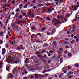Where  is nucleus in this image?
I'll return each instance as SVG.
<instances>
[{
  "label": "nucleus",
  "instance_id": "obj_1",
  "mask_svg": "<svg viewBox=\"0 0 79 79\" xmlns=\"http://www.w3.org/2000/svg\"><path fill=\"white\" fill-rule=\"evenodd\" d=\"M13 54L14 55L13 56V58H14L15 60H17L18 57L19 56V53L18 52H13Z\"/></svg>",
  "mask_w": 79,
  "mask_h": 79
},
{
  "label": "nucleus",
  "instance_id": "obj_2",
  "mask_svg": "<svg viewBox=\"0 0 79 79\" xmlns=\"http://www.w3.org/2000/svg\"><path fill=\"white\" fill-rule=\"evenodd\" d=\"M13 77V75L11 74H9L8 77H7V79H12Z\"/></svg>",
  "mask_w": 79,
  "mask_h": 79
},
{
  "label": "nucleus",
  "instance_id": "obj_3",
  "mask_svg": "<svg viewBox=\"0 0 79 79\" xmlns=\"http://www.w3.org/2000/svg\"><path fill=\"white\" fill-rule=\"evenodd\" d=\"M72 13H73V12H71L70 14L69 13L66 14V18H69V17H70L71 16V15H72Z\"/></svg>",
  "mask_w": 79,
  "mask_h": 79
},
{
  "label": "nucleus",
  "instance_id": "obj_4",
  "mask_svg": "<svg viewBox=\"0 0 79 79\" xmlns=\"http://www.w3.org/2000/svg\"><path fill=\"white\" fill-rule=\"evenodd\" d=\"M46 9L47 11H48V12H49V13L52 11V10H51V8H50L47 7V8H46Z\"/></svg>",
  "mask_w": 79,
  "mask_h": 79
},
{
  "label": "nucleus",
  "instance_id": "obj_5",
  "mask_svg": "<svg viewBox=\"0 0 79 79\" xmlns=\"http://www.w3.org/2000/svg\"><path fill=\"white\" fill-rule=\"evenodd\" d=\"M10 68H11L10 66H7L6 67V70H7L8 71H10V70L11 69Z\"/></svg>",
  "mask_w": 79,
  "mask_h": 79
},
{
  "label": "nucleus",
  "instance_id": "obj_6",
  "mask_svg": "<svg viewBox=\"0 0 79 79\" xmlns=\"http://www.w3.org/2000/svg\"><path fill=\"white\" fill-rule=\"evenodd\" d=\"M35 58H36V56H33L31 57V58L33 60V61L35 60Z\"/></svg>",
  "mask_w": 79,
  "mask_h": 79
},
{
  "label": "nucleus",
  "instance_id": "obj_7",
  "mask_svg": "<svg viewBox=\"0 0 79 79\" xmlns=\"http://www.w3.org/2000/svg\"><path fill=\"white\" fill-rule=\"evenodd\" d=\"M72 8L73 9V11H76L77 10V7L76 6H75L74 7L73 6Z\"/></svg>",
  "mask_w": 79,
  "mask_h": 79
},
{
  "label": "nucleus",
  "instance_id": "obj_8",
  "mask_svg": "<svg viewBox=\"0 0 79 79\" xmlns=\"http://www.w3.org/2000/svg\"><path fill=\"white\" fill-rule=\"evenodd\" d=\"M68 73H67V75L69 76V75H71V74H72L73 73V72L72 71H69L68 72Z\"/></svg>",
  "mask_w": 79,
  "mask_h": 79
},
{
  "label": "nucleus",
  "instance_id": "obj_9",
  "mask_svg": "<svg viewBox=\"0 0 79 79\" xmlns=\"http://www.w3.org/2000/svg\"><path fill=\"white\" fill-rule=\"evenodd\" d=\"M17 69V68H16V67H14V71L13 72V73H14V75H15V74H16V71H15V70H16V69Z\"/></svg>",
  "mask_w": 79,
  "mask_h": 79
},
{
  "label": "nucleus",
  "instance_id": "obj_10",
  "mask_svg": "<svg viewBox=\"0 0 79 79\" xmlns=\"http://www.w3.org/2000/svg\"><path fill=\"white\" fill-rule=\"evenodd\" d=\"M37 56H38V57H39L40 58V59H43V56H41V55L40 54L37 55Z\"/></svg>",
  "mask_w": 79,
  "mask_h": 79
},
{
  "label": "nucleus",
  "instance_id": "obj_11",
  "mask_svg": "<svg viewBox=\"0 0 79 79\" xmlns=\"http://www.w3.org/2000/svg\"><path fill=\"white\" fill-rule=\"evenodd\" d=\"M25 64H27L28 63V58H26L25 60Z\"/></svg>",
  "mask_w": 79,
  "mask_h": 79
},
{
  "label": "nucleus",
  "instance_id": "obj_12",
  "mask_svg": "<svg viewBox=\"0 0 79 79\" xmlns=\"http://www.w3.org/2000/svg\"><path fill=\"white\" fill-rule=\"evenodd\" d=\"M35 77H36V79H38V78H39V74H35Z\"/></svg>",
  "mask_w": 79,
  "mask_h": 79
},
{
  "label": "nucleus",
  "instance_id": "obj_13",
  "mask_svg": "<svg viewBox=\"0 0 79 79\" xmlns=\"http://www.w3.org/2000/svg\"><path fill=\"white\" fill-rule=\"evenodd\" d=\"M79 63H77V64H74V67H75V68H76L77 67H78L79 65Z\"/></svg>",
  "mask_w": 79,
  "mask_h": 79
},
{
  "label": "nucleus",
  "instance_id": "obj_14",
  "mask_svg": "<svg viewBox=\"0 0 79 79\" xmlns=\"http://www.w3.org/2000/svg\"><path fill=\"white\" fill-rule=\"evenodd\" d=\"M43 46L44 47H47V46H48V44H47V43H45L44 44Z\"/></svg>",
  "mask_w": 79,
  "mask_h": 79
},
{
  "label": "nucleus",
  "instance_id": "obj_15",
  "mask_svg": "<svg viewBox=\"0 0 79 79\" xmlns=\"http://www.w3.org/2000/svg\"><path fill=\"white\" fill-rule=\"evenodd\" d=\"M52 45H57V44H56V42L55 41H54L53 42V43L52 44Z\"/></svg>",
  "mask_w": 79,
  "mask_h": 79
},
{
  "label": "nucleus",
  "instance_id": "obj_16",
  "mask_svg": "<svg viewBox=\"0 0 79 79\" xmlns=\"http://www.w3.org/2000/svg\"><path fill=\"white\" fill-rule=\"evenodd\" d=\"M46 28H47V27H46V26H45L43 28H42L41 30L43 31L42 32H43V31H44L45 30V29H46Z\"/></svg>",
  "mask_w": 79,
  "mask_h": 79
},
{
  "label": "nucleus",
  "instance_id": "obj_17",
  "mask_svg": "<svg viewBox=\"0 0 79 79\" xmlns=\"http://www.w3.org/2000/svg\"><path fill=\"white\" fill-rule=\"evenodd\" d=\"M19 63V61L16 60L15 61H14L13 62V63H15V64H17V63Z\"/></svg>",
  "mask_w": 79,
  "mask_h": 79
},
{
  "label": "nucleus",
  "instance_id": "obj_18",
  "mask_svg": "<svg viewBox=\"0 0 79 79\" xmlns=\"http://www.w3.org/2000/svg\"><path fill=\"white\" fill-rule=\"evenodd\" d=\"M38 6L39 7L43 6V4H41L38 3Z\"/></svg>",
  "mask_w": 79,
  "mask_h": 79
},
{
  "label": "nucleus",
  "instance_id": "obj_19",
  "mask_svg": "<svg viewBox=\"0 0 79 79\" xmlns=\"http://www.w3.org/2000/svg\"><path fill=\"white\" fill-rule=\"evenodd\" d=\"M22 71H23V72H24L25 71H26V68H24V67H23L22 68Z\"/></svg>",
  "mask_w": 79,
  "mask_h": 79
},
{
  "label": "nucleus",
  "instance_id": "obj_20",
  "mask_svg": "<svg viewBox=\"0 0 79 79\" xmlns=\"http://www.w3.org/2000/svg\"><path fill=\"white\" fill-rule=\"evenodd\" d=\"M40 61V60H35L33 61H34V63H35L36 64V63H39V62Z\"/></svg>",
  "mask_w": 79,
  "mask_h": 79
},
{
  "label": "nucleus",
  "instance_id": "obj_21",
  "mask_svg": "<svg viewBox=\"0 0 79 79\" xmlns=\"http://www.w3.org/2000/svg\"><path fill=\"white\" fill-rule=\"evenodd\" d=\"M35 36V35L34 34H33L31 36V39H34Z\"/></svg>",
  "mask_w": 79,
  "mask_h": 79
},
{
  "label": "nucleus",
  "instance_id": "obj_22",
  "mask_svg": "<svg viewBox=\"0 0 79 79\" xmlns=\"http://www.w3.org/2000/svg\"><path fill=\"white\" fill-rule=\"evenodd\" d=\"M68 57H69V58L71 57L72 55L69 52L68 53Z\"/></svg>",
  "mask_w": 79,
  "mask_h": 79
},
{
  "label": "nucleus",
  "instance_id": "obj_23",
  "mask_svg": "<svg viewBox=\"0 0 79 79\" xmlns=\"http://www.w3.org/2000/svg\"><path fill=\"white\" fill-rule=\"evenodd\" d=\"M31 13H32V12L31 11H29L28 12V14L29 15V16H31Z\"/></svg>",
  "mask_w": 79,
  "mask_h": 79
},
{
  "label": "nucleus",
  "instance_id": "obj_24",
  "mask_svg": "<svg viewBox=\"0 0 79 79\" xmlns=\"http://www.w3.org/2000/svg\"><path fill=\"white\" fill-rule=\"evenodd\" d=\"M35 54H36V55H37L38 54H40L41 53L40 52L37 51V52H35Z\"/></svg>",
  "mask_w": 79,
  "mask_h": 79
},
{
  "label": "nucleus",
  "instance_id": "obj_25",
  "mask_svg": "<svg viewBox=\"0 0 79 79\" xmlns=\"http://www.w3.org/2000/svg\"><path fill=\"white\" fill-rule=\"evenodd\" d=\"M55 32V30H53L52 32H51V34L52 35H53V34H54Z\"/></svg>",
  "mask_w": 79,
  "mask_h": 79
},
{
  "label": "nucleus",
  "instance_id": "obj_26",
  "mask_svg": "<svg viewBox=\"0 0 79 79\" xmlns=\"http://www.w3.org/2000/svg\"><path fill=\"white\" fill-rule=\"evenodd\" d=\"M46 8H47V7H44L43 8V10L44 11H47V9H46Z\"/></svg>",
  "mask_w": 79,
  "mask_h": 79
},
{
  "label": "nucleus",
  "instance_id": "obj_27",
  "mask_svg": "<svg viewBox=\"0 0 79 79\" xmlns=\"http://www.w3.org/2000/svg\"><path fill=\"white\" fill-rule=\"evenodd\" d=\"M57 20V19H56L55 18H53V20L52 21V22H53V23H54V22H55V21H56Z\"/></svg>",
  "mask_w": 79,
  "mask_h": 79
},
{
  "label": "nucleus",
  "instance_id": "obj_28",
  "mask_svg": "<svg viewBox=\"0 0 79 79\" xmlns=\"http://www.w3.org/2000/svg\"><path fill=\"white\" fill-rule=\"evenodd\" d=\"M64 53L65 54H68V51L67 50H66L64 52Z\"/></svg>",
  "mask_w": 79,
  "mask_h": 79
},
{
  "label": "nucleus",
  "instance_id": "obj_29",
  "mask_svg": "<svg viewBox=\"0 0 79 79\" xmlns=\"http://www.w3.org/2000/svg\"><path fill=\"white\" fill-rule=\"evenodd\" d=\"M76 29V28L74 27H73V30L72 31V32H74L75 31V29Z\"/></svg>",
  "mask_w": 79,
  "mask_h": 79
},
{
  "label": "nucleus",
  "instance_id": "obj_30",
  "mask_svg": "<svg viewBox=\"0 0 79 79\" xmlns=\"http://www.w3.org/2000/svg\"><path fill=\"white\" fill-rule=\"evenodd\" d=\"M30 70L31 71H34V69L33 68H31V69H30Z\"/></svg>",
  "mask_w": 79,
  "mask_h": 79
},
{
  "label": "nucleus",
  "instance_id": "obj_31",
  "mask_svg": "<svg viewBox=\"0 0 79 79\" xmlns=\"http://www.w3.org/2000/svg\"><path fill=\"white\" fill-rule=\"evenodd\" d=\"M15 23H13L12 26V28H14V27H15Z\"/></svg>",
  "mask_w": 79,
  "mask_h": 79
},
{
  "label": "nucleus",
  "instance_id": "obj_32",
  "mask_svg": "<svg viewBox=\"0 0 79 79\" xmlns=\"http://www.w3.org/2000/svg\"><path fill=\"white\" fill-rule=\"evenodd\" d=\"M66 68H68V69H71V66H67Z\"/></svg>",
  "mask_w": 79,
  "mask_h": 79
},
{
  "label": "nucleus",
  "instance_id": "obj_33",
  "mask_svg": "<svg viewBox=\"0 0 79 79\" xmlns=\"http://www.w3.org/2000/svg\"><path fill=\"white\" fill-rule=\"evenodd\" d=\"M23 73H24L25 74H27V73H28V72H27V71H26V70L24 71V72H23Z\"/></svg>",
  "mask_w": 79,
  "mask_h": 79
},
{
  "label": "nucleus",
  "instance_id": "obj_34",
  "mask_svg": "<svg viewBox=\"0 0 79 79\" xmlns=\"http://www.w3.org/2000/svg\"><path fill=\"white\" fill-rule=\"evenodd\" d=\"M59 50L60 51V52H62L63 50V49L62 48H59Z\"/></svg>",
  "mask_w": 79,
  "mask_h": 79
},
{
  "label": "nucleus",
  "instance_id": "obj_35",
  "mask_svg": "<svg viewBox=\"0 0 79 79\" xmlns=\"http://www.w3.org/2000/svg\"><path fill=\"white\" fill-rule=\"evenodd\" d=\"M29 77H30V79H32V78H34V76H29Z\"/></svg>",
  "mask_w": 79,
  "mask_h": 79
},
{
  "label": "nucleus",
  "instance_id": "obj_36",
  "mask_svg": "<svg viewBox=\"0 0 79 79\" xmlns=\"http://www.w3.org/2000/svg\"><path fill=\"white\" fill-rule=\"evenodd\" d=\"M60 61V59L58 58H56V61Z\"/></svg>",
  "mask_w": 79,
  "mask_h": 79
},
{
  "label": "nucleus",
  "instance_id": "obj_37",
  "mask_svg": "<svg viewBox=\"0 0 79 79\" xmlns=\"http://www.w3.org/2000/svg\"><path fill=\"white\" fill-rule=\"evenodd\" d=\"M22 49V48H19V47H17V50H21Z\"/></svg>",
  "mask_w": 79,
  "mask_h": 79
},
{
  "label": "nucleus",
  "instance_id": "obj_38",
  "mask_svg": "<svg viewBox=\"0 0 79 79\" xmlns=\"http://www.w3.org/2000/svg\"><path fill=\"white\" fill-rule=\"evenodd\" d=\"M19 11V8H17V9L16 10H15V11L17 13H18V11Z\"/></svg>",
  "mask_w": 79,
  "mask_h": 79
},
{
  "label": "nucleus",
  "instance_id": "obj_39",
  "mask_svg": "<svg viewBox=\"0 0 79 79\" xmlns=\"http://www.w3.org/2000/svg\"><path fill=\"white\" fill-rule=\"evenodd\" d=\"M72 77H73V76L71 75L70 76H69V77H68V79H71Z\"/></svg>",
  "mask_w": 79,
  "mask_h": 79
},
{
  "label": "nucleus",
  "instance_id": "obj_40",
  "mask_svg": "<svg viewBox=\"0 0 79 79\" xmlns=\"http://www.w3.org/2000/svg\"><path fill=\"white\" fill-rule=\"evenodd\" d=\"M57 24H58V21H56L54 23V25H57Z\"/></svg>",
  "mask_w": 79,
  "mask_h": 79
},
{
  "label": "nucleus",
  "instance_id": "obj_41",
  "mask_svg": "<svg viewBox=\"0 0 79 79\" xmlns=\"http://www.w3.org/2000/svg\"><path fill=\"white\" fill-rule=\"evenodd\" d=\"M70 42H71V44H74V42H75V41H74V40L71 41H70Z\"/></svg>",
  "mask_w": 79,
  "mask_h": 79
},
{
  "label": "nucleus",
  "instance_id": "obj_42",
  "mask_svg": "<svg viewBox=\"0 0 79 79\" xmlns=\"http://www.w3.org/2000/svg\"><path fill=\"white\" fill-rule=\"evenodd\" d=\"M52 62V61H51V60H48V63H50V62Z\"/></svg>",
  "mask_w": 79,
  "mask_h": 79
},
{
  "label": "nucleus",
  "instance_id": "obj_43",
  "mask_svg": "<svg viewBox=\"0 0 79 79\" xmlns=\"http://www.w3.org/2000/svg\"><path fill=\"white\" fill-rule=\"evenodd\" d=\"M49 52H50V53H51L52 54H53V53H54V52H53V51L52 50H50L49 51Z\"/></svg>",
  "mask_w": 79,
  "mask_h": 79
},
{
  "label": "nucleus",
  "instance_id": "obj_44",
  "mask_svg": "<svg viewBox=\"0 0 79 79\" xmlns=\"http://www.w3.org/2000/svg\"><path fill=\"white\" fill-rule=\"evenodd\" d=\"M64 44H69V43H68V42L67 41H65L64 42Z\"/></svg>",
  "mask_w": 79,
  "mask_h": 79
},
{
  "label": "nucleus",
  "instance_id": "obj_45",
  "mask_svg": "<svg viewBox=\"0 0 79 79\" xmlns=\"http://www.w3.org/2000/svg\"><path fill=\"white\" fill-rule=\"evenodd\" d=\"M41 62H39L37 64H36L37 65H38V66H39V65H40V64H41Z\"/></svg>",
  "mask_w": 79,
  "mask_h": 79
},
{
  "label": "nucleus",
  "instance_id": "obj_46",
  "mask_svg": "<svg viewBox=\"0 0 79 79\" xmlns=\"http://www.w3.org/2000/svg\"><path fill=\"white\" fill-rule=\"evenodd\" d=\"M3 44V41L2 40H0V44L2 45Z\"/></svg>",
  "mask_w": 79,
  "mask_h": 79
},
{
  "label": "nucleus",
  "instance_id": "obj_47",
  "mask_svg": "<svg viewBox=\"0 0 79 79\" xmlns=\"http://www.w3.org/2000/svg\"><path fill=\"white\" fill-rule=\"evenodd\" d=\"M37 34L38 36H42V34H41L40 33H38Z\"/></svg>",
  "mask_w": 79,
  "mask_h": 79
},
{
  "label": "nucleus",
  "instance_id": "obj_48",
  "mask_svg": "<svg viewBox=\"0 0 79 79\" xmlns=\"http://www.w3.org/2000/svg\"><path fill=\"white\" fill-rule=\"evenodd\" d=\"M16 31H19V28L18 27H16Z\"/></svg>",
  "mask_w": 79,
  "mask_h": 79
},
{
  "label": "nucleus",
  "instance_id": "obj_49",
  "mask_svg": "<svg viewBox=\"0 0 79 79\" xmlns=\"http://www.w3.org/2000/svg\"><path fill=\"white\" fill-rule=\"evenodd\" d=\"M15 3V0H13L12 2V4H14V3Z\"/></svg>",
  "mask_w": 79,
  "mask_h": 79
},
{
  "label": "nucleus",
  "instance_id": "obj_50",
  "mask_svg": "<svg viewBox=\"0 0 79 79\" xmlns=\"http://www.w3.org/2000/svg\"><path fill=\"white\" fill-rule=\"evenodd\" d=\"M57 23H59V24H60L61 23V22L59 20H57Z\"/></svg>",
  "mask_w": 79,
  "mask_h": 79
},
{
  "label": "nucleus",
  "instance_id": "obj_51",
  "mask_svg": "<svg viewBox=\"0 0 79 79\" xmlns=\"http://www.w3.org/2000/svg\"><path fill=\"white\" fill-rule=\"evenodd\" d=\"M77 16H79V15H76L75 17V18L76 19H79V17H78Z\"/></svg>",
  "mask_w": 79,
  "mask_h": 79
},
{
  "label": "nucleus",
  "instance_id": "obj_52",
  "mask_svg": "<svg viewBox=\"0 0 79 79\" xmlns=\"http://www.w3.org/2000/svg\"><path fill=\"white\" fill-rule=\"evenodd\" d=\"M56 56H52V58H56Z\"/></svg>",
  "mask_w": 79,
  "mask_h": 79
},
{
  "label": "nucleus",
  "instance_id": "obj_53",
  "mask_svg": "<svg viewBox=\"0 0 79 79\" xmlns=\"http://www.w3.org/2000/svg\"><path fill=\"white\" fill-rule=\"evenodd\" d=\"M65 47L66 48H69V46H66Z\"/></svg>",
  "mask_w": 79,
  "mask_h": 79
},
{
  "label": "nucleus",
  "instance_id": "obj_54",
  "mask_svg": "<svg viewBox=\"0 0 79 79\" xmlns=\"http://www.w3.org/2000/svg\"><path fill=\"white\" fill-rule=\"evenodd\" d=\"M2 52H6V49L5 48H2Z\"/></svg>",
  "mask_w": 79,
  "mask_h": 79
},
{
  "label": "nucleus",
  "instance_id": "obj_55",
  "mask_svg": "<svg viewBox=\"0 0 79 79\" xmlns=\"http://www.w3.org/2000/svg\"><path fill=\"white\" fill-rule=\"evenodd\" d=\"M47 20H48V21H50V18L48 17H47Z\"/></svg>",
  "mask_w": 79,
  "mask_h": 79
},
{
  "label": "nucleus",
  "instance_id": "obj_56",
  "mask_svg": "<svg viewBox=\"0 0 79 79\" xmlns=\"http://www.w3.org/2000/svg\"><path fill=\"white\" fill-rule=\"evenodd\" d=\"M41 77H42V75L40 74H38V77H40V78H41Z\"/></svg>",
  "mask_w": 79,
  "mask_h": 79
},
{
  "label": "nucleus",
  "instance_id": "obj_57",
  "mask_svg": "<svg viewBox=\"0 0 79 79\" xmlns=\"http://www.w3.org/2000/svg\"><path fill=\"white\" fill-rule=\"evenodd\" d=\"M57 18L59 19H60V18H61V17L60 15L57 16Z\"/></svg>",
  "mask_w": 79,
  "mask_h": 79
},
{
  "label": "nucleus",
  "instance_id": "obj_58",
  "mask_svg": "<svg viewBox=\"0 0 79 79\" xmlns=\"http://www.w3.org/2000/svg\"><path fill=\"white\" fill-rule=\"evenodd\" d=\"M19 48H22L21 50H23V46L22 45H20Z\"/></svg>",
  "mask_w": 79,
  "mask_h": 79
},
{
  "label": "nucleus",
  "instance_id": "obj_59",
  "mask_svg": "<svg viewBox=\"0 0 79 79\" xmlns=\"http://www.w3.org/2000/svg\"><path fill=\"white\" fill-rule=\"evenodd\" d=\"M43 57V58H44V57H47V55H46V54L44 55V56H42Z\"/></svg>",
  "mask_w": 79,
  "mask_h": 79
},
{
  "label": "nucleus",
  "instance_id": "obj_60",
  "mask_svg": "<svg viewBox=\"0 0 79 79\" xmlns=\"http://www.w3.org/2000/svg\"><path fill=\"white\" fill-rule=\"evenodd\" d=\"M20 24V20H19L18 21V23H17V25H19Z\"/></svg>",
  "mask_w": 79,
  "mask_h": 79
},
{
  "label": "nucleus",
  "instance_id": "obj_61",
  "mask_svg": "<svg viewBox=\"0 0 79 79\" xmlns=\"http://www.w3.org/2000/svg\"><path fill=\"white\" fill-rule=\"evenodd\" d=\"M30 6H31V7H32V6H35V5H34L32 4H31L30 5Z\"/></svg>",
  "mask_w": 79,
  "mask_h": 79
},
{
  "label": "nucleus",
  "instance_id": "obj_62",
  "mask_svg": "<svg viewBox=\"0 0 79 79\" xmlns=\"http://www.w3.org/2000/svg\"><path fill=\"white\" fill-rule=\"evenodd\" d=\"M60 57H61V55L59 54L58 56V58L59 59L60 58Z\"/></svg>",
  "mask_w": 79,
  "mask_h": 79
},
{
  "label": "nucleus",
  "instance_id": "obj_63",
  "mask_svg": "<svg viewBox=\"0 0 79 79\" xmlns=\"http://www.w3.org/2000/svg\"><path fill=\"white\" fill-rule=\"evenodd\" d=\"M19 19H22V16L21 15H20L19 17Z\"/></svg>",
  "mask_w": 79,
  "mask_h": 79
},
{
  "label": "nucleus",
  "instance_id": "obj_64",
  "mask_svg": "<svg viewBox=\"0 0 79 79\" xmlns=\"http://www.w3.org/2000/svg\"><path fill=\"white\" fill-rule=\"evenodd\" d=\"M23 79H28L27 78V77H23Z\"/></svg>",
  "mask_w": 79,
  "mask_h": 79
}]
</instances>
